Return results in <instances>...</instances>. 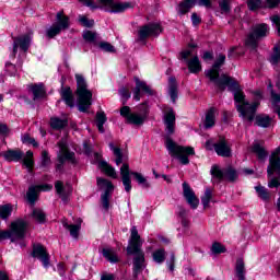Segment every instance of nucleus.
<instances>
[{"label": "nucleus", "mask_w": 280, "mask_h": 280, "mask_svg": "<svg viewBox=\"0 0 280 280\" xmlns=\"http://www.w3.org/2000/svg\"><path fill=\"white\" fill-rule=\"evenodd\" d=\"M217 86L221 91H224L228 86L229 90L234 93V102L237 104L236 110L240 113V117H242L244 121H248L249 124L253 122L259 103L255 102L254 104H250L246 101V95H244V92L240 90L237 81L226 74L221 75L220 80L217 81Z\"/></svg>", "instance_id": "f257e3e1"}, {"label": "nucleus", "mask_w": 280, "mask_h": 280, "mask_svg": "<svg viewBox=\"0 0 280 280\" xmlns=\"http://www.w3.org/2000/svg\"><path fill=\"white\" fill-rule=\"evenodd\" d=\"M143 241L137 231V226L131 228V236L129 245L127 246L128 255H135L133 258V276L137 277L139 272L145 268V253L141 249Z\"/></svg>", "instance_id": "f03ea898"}, {"label": "nucleus", "mask_w": 280, "mask_h": 280, "mask_svg": "<svg viewBox=\"0 0 280 280\" xmlns=\"http://www.w3.org/2000/svg\"><path fill=\"white\" fill-rule=\"evenodd\" d=\"M77 80V97L80 113H86L93 102V93L86 88V81L81 74H75Z\"/></svg>", "instance_id": "7ed1b4c3"}, {"label": "nucleus", "mask_w": 280, "mask_h": 280, "mask_svg": "<svg viewBox=\"0 0 280 280\" xmlns=\"http://www.w3.org/2000/svg\"><path fill=\"white\" fill-rule=\"evenodd\" d=\"M165 145L168 154H171V156H175L182 165H189V156H194V154H196L192 147L179 145L174 142L172 138H166Z\"/></svg>", "instance_id": "20e7f679"}, {"label": "nucleus", "mask_w": 280, "mask_h": 280, "mask_svg": "<svg viewBox=\"0 0 280 280\" xmlns=\"http://www.w3.org/2000/svg\"><path fill=\"white\" fill-rule=\"evenodd\" d=\"M120 176L122 185L125 187V191H127V194H130L132 189V180L130 179V176H133L138 185H141L144 189H149L150 187V183H148V179L141 173L130 172V165H128V163H124L121 165Z\"/></svg>", "instance_id": "39448f33"}, {"label": "nucleus", "mask_w": 280, "mask_h": 280, "mask_svg": "<svg viewBox=\"0 0 280 280\" xmlns=\"http://www.w3.org/2000/svg\"><path fill=\"white\" fill-rule=\"evenodd\" d=\"M27 231V223L23 219H18L11 222L9 230H0V242L3 240H11V242H16V240H23Z\"/></svg>", "instance_id": "423d86ee"}, {"label": "nucleus", "mask_w": 280, "mask_h": 280, "mask_svg": "<svg viewBox=\"0 0 280 280\" xmlns=\"http://www.w3.org/2000/svg\"><path fill=\"white\" fill-rule=\"evenodd\" d=\"M2 156L5 159V161H9L10 163L12 162L19 163V161H22L23 165L27 167L28 172H32L34 167V152L32 151H27L25 155V153H23V151L19 149L8 150L2 153Z\"/></svg>", "instance_id": "0eeeda50"}, {"label": "nucleus", "mask_w": 280, "mask_h": 280, "mask_svg": "<svg viewBox=\"0 0 280 280\" xmlns=\"http://www.w3.org/2000/svg\"><path fill=\"white\" fill-rule=\"evenodd\" d=\"M268 34H270V27H268V24H256L253 26L252 32L247 36L245 42L246 47H249L250 49H257L259 46V40L266 38Z\"/></svg>", "instance_id": "6e6552de"}, {"label": "nucleus", "mask_w": 280, "mask_h": 280, "mask_svg": "<svg viewBox=\"0 0 280 280\" xmlns=\"http://www.w3.org/2000/svg\"><path fill=\"white\" fill-rule=\"evenodd\" d=\"M121 117H125L127 124H132L133 126H143L145 119H148V105L142 104L140 106V113H130L129 106H122L120 108Z\"/></svg>", "instance_id": "1a4fd4ad"}, {"label": "nucleus", "mask_w": 280, "mask_h": 280, "mask_svg": "<svg viewBox=\"0 0 280 280\" xmlns=\"http://www.w3.org/2000/svg\"><path fill=\"white\" fill-rule=\"evenodd\" d=\"M205 147L206 150H214L218 156H223L225 159L232 156L231 145L226 141V138L222 136H220L215 142H213V140H208Z\"/></svg>", "instance_id": "9d476101"}, {"label": "nucleus", "mask_w": 280, "mask_h": 280, "mask_svg": "<svg viewBox=\"0 0 280 280\" xmlns=\"http://www.w3.org/2000/svg\"><path fill=\"white\" fill-rule=\"evenodd\" d=\"M96 183L100 189H105L104 194L101 195V202L103 209H105V211H108V209H110V198L113 196L115 186H113V183L110 180L102 177H97Z\"/></svg>", "instance_id": "9b49d317"}, {"label": "nucleus", "mask_w": 280, "mask_h": 280, "mask_svg": "<svg viewBox=\"0 0 280 280\" xmlns=\"http://www.w3.org/2000/svg\"><path fill=\"white\" fill-rule=\"evenodd\" d=\"M105 12L120 13L135 8L132 2H115V0H97Z\"/></svg>", "instance_id": "f8f14e48"}, {"label": "nucleus", "mask_w": 280, "mask_h": 280, "mask_svg": "<svg viewBox=\"0 0 280 280\" xmlns=\"http://www.w3.org/2000/svg\"><path fill=\"white\" fill-rule=\"evenodd\" d=\"M62 30H69V16H63L62 12L57 13V23L47 31L48 38H55Z\"/></svg>", "instance_id": "ddd939ff"}, {"label": "nucleus", "mask_w": 280, "mask_h": 280, "mask_svg": "<svg viewBox=\"0 0 280 280\" xmlns=\"http://www.w3.org/2000/svg\"><path fill=\"white\" fill-rule=\"evenodd\" d=\"M163 32V27L159 23H151L144 26H141L139 30V40H145L150 36H159Z\"/></svg>", "instance_id": "4468645a"}, {"label": "nucleus", "mask_w": 280, "mask_h": 280, "mask_svg": "<svg viewBox=\"0 0 280 280\" xmlns=\"http://www.w3.org/2000/svg\"><path fill=\"white\" fill-rule=\"evenodd\" d=\"M58 147H59V154H58V161L59 163L57 164V170H59V172L62 170V165H65L66 161H73V156H75V154L73 152H70L69 149H67V142H65V140H61L58 142Z\"/></svg>", "instance_id": "2eb2a0df"}, {"label": "nucleus", "mask_w": 280, "mask_h": 280, "mask_svg": "<svg viewBox=\"0 0 280 280\" xmlns=\"http://www.w3.org/2000/svg\"><path fill=\"white\" fill-rule=\"evenodd\" d=\"M225 61H226V56L220 54L217 57V60L212 66V69L206 72L207 78H209L211 82H214V84H218V81H220V67H222V65H224Z\"/></svg>", "instance_id": "dca6fc26"}, {"label": "nucleus", "mask_w": 280, "mask_h": 280, "mask_svg": "<svg viewBox=\"0 0 280 280\" xmlns=\"http://www.w3.org/2000/svg\"><path fill=\"white\" fill-rule=\"evenodd\" d=\"M164 126L167 135H174L176 128V114L173 108H167L164 113Z\"/></svg>", "instance_id": "f3484780"}, {"label": "nucleus", "mask_w": 280, "mask_h": 280, "mask_svg": "<svg viewBox=\"0 0 280 280\" xmlns=\"http://www.w3.org/2000/svg\"><path fill=\"white\" fill-rule=\"evenodd\" d=\"M183 189H184V198H186V202L191 207L192 209H198V206L200 205V199L196 197V194L189 187V184L184 183L183 184Z\"/></svg>", "instance_id": "a211bd4d"}, {"label": "nucleus", "mask_w": 280, "mask_h": 280, "mask_svg": "<svg viewBox=\"0 0 280 280\" xmlns=\"http://www.w3.org/2000/svg\"><path fill=\"white\" fill-rule=\"evenodd\" d=\"M32 256L39 259L45 268L49 266V254L47 253L45 246L40 244L34 245Z\"/></svg>", "instance_id": "6ab92c4d"}, {"label": "nucleus", "mask_w": 280, "mask_h": 280, "mask_svg": "<svg viewBox=\"0 0 280 280\" xmlns=\"http://www.w3.org/2000/svg\"><path fill=\"white\" fill-rule=\"evenodd\" d=\"M30 43H32V37L30 35H22L13 39V56H16L19 47L22 51H27L30 49Z\"/></svg>", "instance_id": "aec40b11"}, {"label": "nucleus", "mask_w": 280, "mask_h": 280, "mask_svg": "<svg viewBox=\"0 0 280 280\" xmlns=\"http://www.w3.org/2000/svg\"><path fill=\"white\" fill-rule=\"evenodd\" d=\"M51 189V185H38V186H31L26 194L27 200L31 205H35L36 200H38V191H49Z\"/></svg>", "instance_id": "412c9836"}, {"label": "nucleus", "mask_w": 280, "mask_h": 280, "mask_svg": "<svg viewBox=\"0 0 280 280\" xmlns=\"http://www.w3.org/2000/svg\"><path fill=\"white\" fill-rule=\"evenodd\" d=\"M135 82H136V88L133 90V100H136V102H139L141 100V91H143L144 93H148L149 95H152V89H150V86L139 80V78H135Z\"/></svg>", "instance_id": "4be33fe9"}, {"label": "nucleus", "mask_w": 280, "mask_h": 280, "mask_svg": "<svg viewBox=\"0 0 280 280\" xmlns=\"http://www.w3.org/2000/svg\"><path fill=\"white\" fill-rule=\"evenodd\" d=\"M217 115H218V109H215V107H211L206 113V119H205L203 126L207 130H209V128H213L215 126V116Z\"/></svg>", "instance_id": "5701e85b"}, {"label": "nucleus", "mask_w": 280, "mask_h": 280, "mask_svg": "<svg viewBox=\"0 0 280 280\" xmlns=\"http://www.w3.org/2000/svg\"><path fill=\"white\" fill-rule=\"evenodd\" d=\"M55 189H56L57 194L60 196L61 200L63 202H67V196H69V194H71V186L67 185L65 187L62 182L58 180L55 184Z\"/></svg>", "instance_id": "b1692460"}, {"label": "nucleus", "mask_w": 280, "mask_h": 280, "mask_svg": "<svg viewBox=\"0 0 280 280\" xmlns=\"http://www.w3.org/2000/svg\"><path fill=\"white\" fill-rule=\"evenodd\" d=\"M61 100H63V102L67 104V106H70V108L75 106L73 91H71V88L69 86L61 89Z\"/></svg>", "instance_id": "393cba45"}, {"label": "nucleus", "mask_w": 280, "mask_h": 280, "mask_svg": "<svg viewBox=\"0 0 280 280\" xmlns=\"http://www.w3.org/2000/svg\"><path fill=\"white\" fill-rule=\"evenodd\" d=\"M81 224H82V219L78 220V224H69V223H67V220L62 221V225L67 229V231L70 232V235L72 237H74L75 240H78V235H79L80 229L82 226Z\"/></svg>", "instance_id": "a878e982"}, {"label": "nucleus", "mask_w": 280, "mask_h": 280, "mask_svg": "<svg viewBox=\"0 0 280 280\" xmlns=\"http://www.w3.org/2000/svg\"><path fill=\"white\" fill-rule=\"evenodd\" d=\"M187 66L190 73H200V71H202V65L200 63V59L197 55L187 60Z\"/></svg>", "instance_id": "bb28decb"}, {"label": "nucleus", "mask_w": 280, "mask_h": 280, "mask_svg": "<svg viewBox=\"0 0 280 280\" xmlns=\"http://www.w3.org/2000/svg\"><path fill=\"white\" fill-rule=\"evenodd\" d=\"M210 174L212 176V183H222V180H224L225 171L218 165H212Z\"/></svg>", "instance_id": "cd10ccee"}, {"label": "nucleus", "mask_w": 280, "mask_h": 280, "mask_svg": "<svg viewBox=\"0 0 280 280\" xmlns=\"http://www.w3.org/2000/svg\"><path fill=\"white\" fill-rule=\"evenodd\" d=\"M168 93L173 103H176L178 97V84L176 83V78L171 77L168 79Z\"/></svg>", "instance_id": "c85d7f7f"}, {"label": "nucleus", "mask_w": 280, "mask_h": 280, "mask_svg": "<svg viewBox=\"0 0 280 280\" xmlns=\"http://www.w3.org/2000/svg\"><path fill=\"white\" fill-rule=\"evenodd\" d=\"M98 167L100 170H102V172H104V174H106L110 178H117V172L115 171V167L108 164V162L106 161L98 162Z\"/></svg>", "instance_id": "c756f323"}, {"label": "nucleus", "mask_w": 280, "mask_h": 280, "mask_svg": "<svg viewBox=\"0 0 280 280\" xmlns=\"http://www.w3.org/2000/svg\"><path fill=\"white\" fill-rule=\"evenodd\" d=\"M235 272L238 280H246V265L243 258L236 260Z\"/></svg>", "instance_id": "7c9ffc66"}, {"label": "nucleus", "mask_w": 280, "mask_h": 280, "mask_svg": "<svg viewBox=\"0 0 280 280\" xmlns=\"http://www.w3.org/2000/svg\"><path fill=\"white\" fill-rule=\"evenodd\" d=\"M32 218L39 224H45L47 220V214H45V211L40 208H34L32 212Z\"/></svg>", "instance_id": "2f4dec72"}, {"label": "nucleus", "mask_w": 280, "mask_h": 280, "mask_svg": "<svg viewBox=\"0 0 280 280\" xmlns=\"http://www.w3.org/2000/svg\"><path fill=\"white\" fill-rule=\"evenodd\" d=\"M66 126L67 119H61L58 117L50 118V128H52V130H62V128H66Z\"/></svg>", "instance_id": "473e14b6"}, {"label": "nucleus", "mask_w": 280, "mask_h": 280, "mask_svg": "<svg viewBox=\"0 0 280 280\" xmlns=\"http://www.w3.org/2000/svg\"><path fill=\"white\" fill-rule=\"evenodd\" d=\"M103 256L105 259H107V261H110V264H117V261H119V257H117V254L113 248H104Z\"/></svg>", "instance_id": "72a5a7b5"}, {"label": "nucleus", "mask_w": 280, "mask_h": 280, "mask_svg": "<svg viewBox=\"0 0 280 280\" xmlns=\"http://www.w3.org/2000/svg\"><path fill=\"white\" fill-rule=\"evenodd\" d=\"M30 89L34 95V100H40V97H45V86L43 84L31 85Z\"/></svg>", "instance_id": "f704fd0d"}, {"label": "nucleus", "mask_w": 280, "mask_h": 280, "mask_svg": "<svg viewBox=\"0 0 280 280\" xmlns=\"http://www.w3.org/2000/svg\"><path fill=\"white\" fill-rule=\"evenodd\" d=\"M252 150H253L254 154H256V156H258L259 161H264V159H266V156H268V152L259 143H255L253 145Z\"/></svg>", "instance_id": "c9c22d12"}, {"label": "nucleus", "mask_w": 280, "mask_h": 280, "mask_svg": "<svg viewBox=\"0 0 280 280\" xmlns=\"http://www.w3.org/2000/svg\"><path fill=\"white\" fill-rule=\"evenodd\" d=\"M106 121H107L106 114L104 112H97L96 126H97L98 132L104 133V124H106Z\"/></svg>", "instance_id": "e433bc0d"}, {"label": "nucleus", "mask_w": 280, "mask_h": 280, "mask_svg": "<svg viewBox=\"0 0 280 280\" xmlns=\"http://www.w3.org/2000/svg\"><path fill=\"white\" fill-rule=\"evenodd\" d=\"M14 207L10 203L0 206V218L2 220H8L12 215Z\"/></svg>", "instance_id": "4c0bfd02"}, {"label": "nucleus", "mask_w": 280, "mask_h": 280, "mask_svg": "<svg viewBox=\"0 0 280 280\" xmlns=\"http://www.w3.org/2000/svg\"><path fill=\"white\" fill-rule=\"evenodd\" d=\"M256 124L260 128H270V125L272 124V118L269 116H257Z\"/></svg>", "instance_id": "58836bf2"}, {"label": "nucleus", "mask_w": 280, "mask_h": 280, "mask_svg": "<svg viewBox=\"0 0 280 280\" xmlns=\"http://www.w3.org/2000/svg\"><path fill=\"white\" fill-rule=\"evenodd\" d=\"M213 198V190L211 188H207L203 196L201 197V203L203 205V209H209V203Z\"/></svg>", "instance_id": "ea45409f"}, {"label": "nucleus", "mask_w": 280, "mask_h": 280, "mask_svg": "<svg viewBox=\"0 0 280 280\" xmlns=\"http://www.w3.org/2000/svg\"><path fill=\"white\" fill-rule=\"evenodd\" d=\"M269 93H270V102L271 104H276V102H280V94L275 92V88H272V81H268V86H267Z\"/></svg>", "instance_id": "a19ab883"}, {"label": "nucleus", "mask_w": 280, "mask_h": 280, "mask_svg": "<svg viewBox=\"0 0 280 280\" xmlns=\"http://www.w3.org/2000/svg\"><path fill=\"white\" fill-rule=\"evenodd\" d=\"M224 178L230 180V183L237 180V171H235V168L229 166L228 168H225Z\"/></svg>", "instance_id": "79ce46f5"}, {"label": "nucleus", "mask_w": 280, "mask_h": 280, "mask_svg": "<svg viewBox=\"0 0 280 280\" xmlns=\"http://www.w3.org/2000/svg\"><path fill=\"white\" fill-rule=\"evenodd\" d=\"M255 189L261 200H270V191H268L264 186H256Z\"/></svg>", "instance_id": "37998d69"}, {"label": "nucleus", "mask_w": 280, "mask_h": 280, "mask_svg": "<svg viewBox=\"0 0 280 280\" xmlns=\"http://www.w3.org/2000/svg\"><path fill=\"white\" fill-rule=\"evenodd\" d=\"M153 260L156 264H163L165 261V249H158L153 253Z\"/></svg>", "instance_id": "c03bdc74"}, {"label": "nucleus", "mask_w": 280, "mask_h": 280, "mask_svg": "<svg viewBox=\"0 0 280 280\" xmlns=\"http://www.w3.org/2000/svg\"><path fill=\"white\" fill-rule=\"evenodd\" d=\"M269 62H271L272 65H279V62H280V48H279V46L273 47V52L271 54Z\"/></svg>", "instance_id": "a18cd8bd"}, {"label": "nucleus", "mask_w": 280, "mask_h": 280, "mask_svg": "<svg viewBox=\"0 0 280 280\" xmlns=\"http://www.w3.org/2000/svg\"><path fill=\"white\" fill-rule=\"evenodd\" d=\"M83 38L88 43H95V40H97V33L92 31H85L83 32Z\"/></svg>", "instance_id": "49530a36"}, {"label": "nucleus", "mask_w": 280, "mask_h": 280, "mask_svg": "<svg viewBox=\"0 0 280 280\" xmlns=\"http://www.w3.org/2000/svg\"><path fill=\"white\" fill-rule=\"evenodd\" d=\"M226 250V247L222 245L221 243H213L211 247V252L213 255H221V253H224Z\"/></svg>", "instance_id": "de8ad7c7"}, {"label": "nucleus", "mask_w": 280, "mask_h": 280, "mask_svg": "<svg viewBox=\"0 0 280 280\" xmlns=\"http://www.w3.org/2000/svg\"><path fill=\"white\" fill-rule=\"evenodd\" d=\"M98 47L103 51H107L108 54H115V46H112L110 43H108V42H101L98 44Z\"/></svg>", "instance_id": "09e8293b"}, {"label": "nucleus", "mask_w": 280, "mask_h": 280, "mask_svg": "<svg viewBox=\"0 0 280 280\" xmlns=\"http://www.w3.org/2000/svg\"><path fill=\"white\" fill-rule=\"evenodd\" d=\"M51 165V159L49 158V153L47 151L42 152V167H49Z\"/></svg>", "instance_id": "8fccbe9b"}, {"label": "nucleus", "mask_w": 280, "mask_h": 280, "mask_svg": "<svg viewBox=\"0 0 280 280\" xmlns=\"http://www.w3.org/2000/svg\"><path fill=\"white\" fill-rule=\"evenodd\" d=\"M79 22L81 23V25H83V27H93V25H95V21L88 20V18L84 15L79 16Z\"/></svg>", "instance_id": "3c124183"}, {"label": "nucleus", "mask_w": 280, "mask_h": 280, "mask_svg": "<svg viewBox=\"0 0 280 280\" xmlns=\"http://www.w3.org/2000/svg\"><path fill=\"white\" fill-rule=\"evenodd\" d=\"M247 7L252 11L259 10L261 8V0H247Z\"/></svg>", "instance_id": "603ef678"}, {"label": "nucleus", "mask_w": 280, "mask_h": 280, "mask_svg": "<svg viewBox=\"0 0 280 280\" xmlns=\"http://www.w3.org/2000/svg\"><path fill=\"white\" fill-rule=\"evenodd\" d=\"M23 143H27L28 145H33V148H38V142H36V139L30 137V135H24L22 137Z\"/></svg>", "instance_id": "864d4df0"}, {"label": "nucleus", "mask_w": 280, "mask_h": 280, "mask_svg": "<svg viewBox=\"0 0 280 280\" xmlns=\"http://www.w3.org/2000/svg\"><path fill=\"white\" fill-rule=\"evenodd\" d=\"M221 12H223L224 14H228V12H231V5L229 4V0H222L221 2H219Z\"/></svg>", "instance_id": "5fc2aeb1"}, {"label": "nucleus", "mask_w": 280, "mask_h": 280, "mask_svg": "<svg viewBox=\"0 0 280 280\" xmlns=\"http://www.w3.org/2000/svg\"><path fill=\"white\" fill-rule=\"evenodd\" d=\"M114 156H116V165H121V163H124V153H121V150H115Z\"/></svg>", "instance_id": "6e6d98bb"}, {"label": "nucleus", "mask_w": 280, "mask_h": 280, "mask_svg": "<svg viewBox=\"0 0 280 280\" xmlns=\"http://www.w3.org/2000/svg\"><path fill=\"white\" fill-rule=\"evenodd\" d=\"M270 21L273 23V25H276L278 36H280V16L279 15H272L270 18Z\"/></svg>", "instance_id": "4d7b16f0"}, {"label": "nucleus", "mask_w": 280, "mask_h": 280, "mask_svg": "<svg viewBox=\"0 0 280 280\" xmlns=\"http://www.w3.org/2000/svg\"><path fill=\"white\" fill-rule=\"evenodd\" d=\"M175 264H176V256L174 254H172L170 260L167 261V266H168L171 272H174Z\"/></svg>", "instance_id": "13d9d810"}, {"label": "nucleus", "mask_w": 280, "mask_h": 280, "mask_svg": "<svg viewBox=\"0 0 280 280\" xmlns=\"http://www.w3.org/2000/svg\"><path fill=\"white\" fill-rule=\"evenodd\" d=\"M267 8L273 9L278 8L280 4V0H266Z\"/></svg>", "instance_id": "bf43d9fd"}, {"label": "nucleus", "mask_w": 280, "mask_h": 280, "mask_svg": "<svg viewBox=\"0 0 280 280\" xmlns=\"http://www.w3.org/2000/svg\"><path fill=\"white\" fill-rule=\"evenodd\" d=\"M119 93L125 100H130V90H128V88H121Z\"/></svg>", "instance_id": "052dcab7"}, {"label": "nucleus", "mask_w": 280, "mask_h": 280, "mask_svg": "<svg viewBox=\"0 0 280 280\" xmlns=\"http://www.w3.org/2000/svg\"><path fill=\"white\" fill-rule=\"evenodd\" d=\"M201 21L202 20L200 19V16H198V13H192L191 14L192 25H200Z\"/></svg>", "instance_id": "680f3d73"}, {"label": "nucleus", "mask_w": 280, "mask_h": 280, "mask_svg": "<svg viewBox=\"0 0 280 280\" xmlns=\"http://www.w3.org/2000/svg\"><path fill=\"white\" fill-rule=\"evenodd\" d=\"M10 129L8 128V125L0 122V135H9Z\"/></svg>", "instance_id": "e2e57ef3"}, {"label": "nucleus", "mask_w": 280, "mask_h": 280, "mask_svg": "<svg viewBox=\"0 0 280 280\" xmlns=\"http://www.w3.org/2000/svg\"><path fill=\"white\" fill-rule=\"evenodd\" d=\"M191 55H192L191 50H184L180 52L183 60H187L188 58H191Z\"/></svg>", "instance_id": "0e129e2a"}, {"label": "nucleus", "mask_w": 280, "mask_h": 280, "mask_svg": "<svg viewBox=\"0 0 280 280\" xmlns=\"http://www.w3.org/2000/svg\"><path fill=\"white\" fill-rule=\"evenodd\" d=\"M5 67H7V71H9V73H11V75H14V71H15L14 65L8 62V63L5 65Z\"/></svg>", "instance_id": "69168bd1"}, {"label": "nucleus", "mask_w": 280, "mask_h": 280, "mask_svg": "<svg viewBox=\"0 0 280 280\" xmlns=\"http://www.w3.org/2000/svg\"><path fill=\"white\" fill-rule=\"evenodd\" d=\"M280 183H279V179L277 178H272L269 184H268V187H279Z\"/></svg>", "instance_id": "338daca9"}, {"label": "nucleus", "mask_w": 280, "mask_h": 280, "mask_svg": "<svg viewBox=\"0 0 280 280\" xmlns=\"http://www.w3.org/2000/svg\"><path fill=\"white\" fill-rule=\"evenodd\" d=\"M101 280H115V277L113 275H103Z\"/></svg>", "instance_id": "774afa93"}]
</instances>
